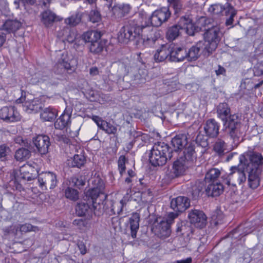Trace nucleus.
<instances>
[{"label":"nucleus","instance_id":"obj_1","mask_svg":"<svg viewBox=\"0 0 263 263\" xmlns=\"http://www.w3.org/2000/svg\"><path fill=\"white\" fill-rule=\"evenodd\" d=\"M239 164L232 166L228 175H222L223 182L228 186L240 184L246 180L245 172L248 173L249 184L251 188L256 189L259 185V175L263 165V157L255 152H248L239 157Z\"/></svg>","mask_w":263,"mask_h":263},{"label":"nucleus","instance_id":"obj_2","mask_svg":"<svg viewBox=\"0 0 263 263\" xmlns=\"http://www.w3.org/2000/svg\"><path fill=\"white\" fill-rule=\"evenodd\" d=\"M230 111V108L226 103H221L217 107L218 117L225 122L224 125L228 129V132L233 140L234 144L237 145L242 135L240 132V123L238 116L235 114L230 115L227 119Z\"/></svg>","mask_w":263,"mask_h":263},{"label":"nucleus","instance_id":"obj_3","mask_svg":"<svg viewBox=\"0 0 263 263\" xmlns=\"http://www.w3.org/2000/svg\"><path fill=\"white\" fill-rule=\"evenodd\" d=\"M210 20L202 18L200 22L195 26L199 27V32L200 30L205 31L204 33V50L207 52V55H209L216 49L218 44L220 40V32L219 27L217 26H212L206 28L205 24H209Z\"/></svg>","mask_w":263,"mask_h":263},{"label":"nucleus","instance_id":"obj_4","mask_svg":"<svg viewBox=\"0 0 263 263\" xmlns=\"http://www.w3.org/2000/svg\"><path fill=\"white\" fill-rule=\"evenodd\" d=\"M199 27L195 26L191 20L186 17H181L177 24L170 27L166 32V37L170 41L175 40L184 30L189 35H194L199 31Z\"/></svg>","mask_w":263,"mask_h":263},{"label":"nucleus","instance_id":"obj_5","mask_svg":"<svg viewBox=\"0 0 263 263\" xmlns=\"http://www.w3.org/2000/svg\"><path fill=\"white\" fill-rule=\"evenodd\" d=\"M169 147L164 142H158L153 146L150 154L149 160L152 165L154 166L164 165L168 159Z\"/></svg>","mask_w":263,"mask_h":263},{"label":"nucleus","instance_id":"obj_6","mask_svg":"<svg viewBox=\"0 0 263 263\" xmlns=\"http://www.w3.org/2000/svg\"><path fill=\"white\" fill-rule=\"evenodd\" d=\"M141 31L140 37L136 42L137 46L139 49L153 46L159 37V33L149 27L148 24L141 25Z\"/></svg>","mask_w":263,"mask_h":263},{"label":"nucleus","instance_id":"obj_7","mask_svg":"<svg viewBox=\"0 0 263 263\" xmlns=\"http://www.w3.org/2000/svg\"><path fill=\"white\" fill-rule=\"evenodd\" d=\"M141 26L128 23L123 26L118 33V39L120 43H128L136 37H140Z\"/></svg>","mask_w":263,"mask_h":263},{"label":"nucleus","instance_id":"obj_8","mask_svg":"<svg viewBox=\"0 0 263 263\" xmlns=\"http://www.w3.org/2000/svg\"><path fill=\"white\" fill-rule=\"evenodd\" d=\"M209 11L215 15H222L229 16L226 20L227 25H231L233 23V17L236 14V10L229 3L224 5L217 4L212 5L209 8Z\"/></svg>","mask_w":263,"mask_h":263},{"label":"nucleus","instance_id":"obj_9","mask_svg":"<svg viewBox=\"0 0 263 263\" xmlns=\"http://www.w3.org/2000/svg\"><path fill=\"white\" fill-rule=\"evenodd\" d=\"M171 13L168 7H162L154 11L148 17V23L154 27H159L167 21L171 16Z\"/></svg>","mask_w":263,"mask_h":263},{"label":"nucleus","instance_id":"obj_10","mask_svg":"<svg viewBox=\"0 0 263 263\" xmlns=\"http://www.w3.org/2000/svg\"><path fill=\"white\" fill-rule=\"evenodd\" d=\"M0 119L7 123L19 122L22 116L14 106H6L0 109Z\"/></svg>","mask_w":263,"mask_h":263},{"label":"nucleus","instance_id":"obj_11","mask_svg":"<svg viewBox=\"0 0 263 263\" xmlns=\"http://www.w3.org/2000/svg\"><path fill=\"white\" fill-rule=\"evenodd\" d=\"M143 65L142 67L139 68L137 66L130 67V71L129 74L132 78L133 84L136 85H139L145 83L147 77V70Z\"/></svg>","mask_w":263,"mask_h":263},{"label":"nucleus","instance_id":"obj_12","mask_svg":"<svg viewBox=\"0 0 263 263\" xmlns=\"http://www.w3.org/2000/svg\"><path fill=\"white\" fill-rule=\"evenodd\" d=\"M171 142L174 149L168 154L170 159L180 155L181 151L187 144V137L184 134L177 135L172 139Z\"/></svg>","mask_w":263,"mask_h":263},{"label":"nucleus","instance_id":"obj_13","mask_svg":"<svg viewBox=\"0 0 263 263\" xmlns=\"http://www.w3.org/2000/svg\"><path fill=\"white\" fill-rule=\"evenodd\" d=\"M38 182L42 189H47L48 187L52 189L57 184V176L52 172L42 173L39 175Z\"/></svg>","mask_w":263,"mask_h":263},{"label":"nucleus","instance_id":"obj_14","mask_svg":"<svg viewBox=\"0 0 263 263\" xmlns=\"http://www.w3.org/2000/svg\"><path fill=\"white\" fill-rule=\"evenodd\" d=\"M172 49H173V44H165L162 45L158 49L154 55V59L156 62H161L168 59L171 61Z\"/></svg>","mask_w":263,"mask_h":263},{"label":"nucleus","instance_id":"obj_15","mask_svg":"<svg viewBox=\"0 0 263 263\" xmlns=\"http://www.w3.org/2000/svg\"><path fill=\"white\" fill-rule=\"evenodd\" d=\"M33 143L38 152L41 155H45L48 152L50 145V139L46 135H38L33 139Z\"/></svg>","mask_w":263,"mask_h":263},{"label":"nucleus","instance_id":"obj_16","mask_svg":"<svg viewBox=\"0 0 263 263\" xmlns=\"http://www.w3.org/2000/svg\"><path fill=\"white\" fill-rule=\"evenodd\" d=\"M188 217L191 223L196 227L202 228L206 224V217L204 213L200 210H192L189 213Z\"/></svg>","mask_w":263,"mask_h":263},{"label":"nucleus","instance_id":"obj_17","mask_svg":"<svg viewBox=\"0 0 263 263\" xmlns=\"http://www.w3.org/2000/svg\"><path fill=\"white\" fill-rule=\"evenodd\" d=\"M44 106V104L42 100L39 98L25 101L23 104V110L29 114L36 113L42 109Z\"/></svg>","mask_w":263,"mask_h":263},{"label":"nucleus","instance_id":"obj_18","mask_svg":"<svg viewBox=\"0 0 263 263\" xmlns=\"http://www.w3.org/2000/svg\"><path fill=\"white\" fill-rule=\"evenodd\" d=\"M190 206L189 199L184 196H178L172 199L171 207L176 212H183Z\"/></svg>","mask_w":263,"mask_h":263},{"label":"nucleus","instance_id":"obj_19","mask_svg":"<svg viewBox=\"0 0 263 263\" xmlns=\"http://www.w3.org/2000/svg\"><path fill=\"white\" fill-rule=\"evenodd\" d=\"M153 229L158 236L163 239L169 237L171 233L170 226L164 219L157 220Z\"/></svg>","mask_w":263,"mask_h":263},{"label":"nucleus","instance_id":"obj_20","mask_svg":"<svg viewBox=\"0 0 263 263\" xmlns=\"http://www.w3.org/2000/svg\"><path fill=\"white\" fill-rule=\"evenodd\" d=\"M102 192L101 190V187L98 188L94 187L93 189L89 190L86 193V197L88 198H90L91 202L92 204V207L93 209V212L95 215H99L101 213V211H100L101 209V205L100 204H97L96 202V200L100 194L102 193Z\"/></svg>","mask_w":263,"mask_h":263},{"label":"nucleus","instance_id":"obj_21","mask_svg":"<svg viewBox=\"0 0 263 263\" xmlns=\"http://www.w3.org/2000/svg\"><path fill=\"white\" fill-rule=\"evenodd\" d=\"M219 124L214 119L208 120L204 125V130L206 137L216 138L219 134Z\"/></svg>","mask_w":263,"mask_h":263},{"label":"nucleus","instance_id":"obj_22","mask_svg":"<svg viewBox=\"0 0 263 263\" xmlns=\"http://www.w3.org/2000/svg\"><path fill=\"white\" fill-rule=\"evenodd\" d=\"M202 50L205 54L207 52L204 50V44L203 42L200 41L195 45L191 47L188 51H187L186 60L187 61H195L198 59L200 55V51Z\"/></svg>","mask_w":263,"mask_h":263},{"label":"nucleus","instance_id":"obj_23","mask_svg":"<svg viewBox=\"0 0 263 263\" xmlns=\"http://www.w3.org/2000/svg\"><path fill=\"white\" fill-rule=\"evenodd\" d=\"M140 215L138 213H134L129 218L127 228L130 230V235L133 238L137 236V233L139 228Z\"/></svg>","mask_w":263,"mask_h":263},{"label":"nucleus","instance_id":"obj_24","mask_svg":"<svg viewBox=\"0 0 263 263\" xmlns=\"http://www.w3.org/2000/svg\"><path fill=\"white\" fill-rule=\"evenodd\" d=\"M176 158H178V156ZM190 165V164L187 163L182 156H180L179 158H177L174 162L173 166V173L176 177L180 176L184 173L185 170Z\"/></svg>","mask_w":263,"mask_h":263},{"label":"nucleus","instance_id":"obj_25","mask_svg":"<svg viewBox=\"0 0 263 263\" xmlns=\"http://www.w3.org/2000/svg\"><path fill=\"white\" fill-rule=\"evenodd\" d=\"M205 187V192L208 196L216 197L219 196L223 191V185L220 182H209Z\"/></svg>","mask_w":263,"mask_h":263},{"label":"nucleus","instance_id":"obj_26","mask_svg":"<svg viewBox=\"0 0 263 263\" xmlns=\"http://www.w3.org/2000/svg\"><path fill=\"white\" fill-rule=\"evenodd\" d=\"M55 68V70L58 73H62L65 70H73V67L70 65L69 59L66 55L62 54L61 59H59Z\"/></svg>","mask_w":263,"mask_h":263},{"label":"nucleus","instance_id":"obj_27","mask_svg":"<svg viewBox=\"0 0 263 263\" xmlns=\"http://www.w3.org/2000/svg\"><path fill=\"white\" fill-rule=\"evenodd\" d=\"M171 61L180 62L186 60L187 50L183 47H177L173 44Z\"/></svg>","mask_w":263,"mask_h":263},{"label":"nucleus","instance_id":"obj_28","mask_svg":"<svg viewBox=\"0 0 263 263\" xmlns=\"http://www.w3.org/2000/svg\"><path fill=\"white\" fill-rule=\"evenodd\" d=\"M21 26V23L16 20H8L5 21L0 29L9 33H14L18 30Z\"/></svg>","mask_w":263,"mask_h":263},{"label":"nucleus","instance_id":"obj_29","mask_svg":"<svg viewBox=\"0 0 263 263\" xmlns=\"http://www.w3.org/2000/svg\"><path fill=\"white\" fill-rule=\"evenodd\" d=\"M130 7L128 4H120L115 5L112 8L114 16L117 18H121L130 11Z\"/></svg>","mask_w":263,"mask_h":263},{"label":"nucleus","instance_id":"obj_30","mask_svg":"<svg viewBox=\"0 0 263 263\" xmlns=\"http://www.w3.org/2000/svg\"><path fill=\"white\" fill-rule=\"evenodd\" d=\"M101 36V32L96 30H92L84 33L81 36V37L85 43H90L91 44L97 40H100Z\"/></svg>","mask_w":263,"mask_h":263},{"label":"nucleus","instance_id":"obj_31","mask_svg":"<svg viewBox=\"0 0 263 263\" xmlns=\"http://www.w3.org/2000/svg\"><path fill=\"white\" fill-rule=\"evenodd\" d=\"M35 170L29 164H25L20 168V173L21 178L27 181H31L34 179L35 174L34 172Z\"/></svg>","mask_w":263,"mask_h":263},{"label":"nucleus","instance_id":"obj_32","mask_svg":"<svg viewBox=\"0 0 263 263\" xmlns=\"http://www.w3.org/2000/svg\"><path fill=\"white\" fill-rule=\"evenodd\" d=\"M70 115L66 112H64L57 120L54 123L55 128L57 129H62L67 127L70 124Z\"/></svg>","mask_w":263,"mask_h":263},{"label":"nucleus","instance_id":"obj_33","mask_svg":"<svg viewBox=\"0 0 263 263\" xmlns=\"http://www.w3.org/2000/svg\"><path fill=\"white\" fill-rule=\"evenodd\" d=\"M180 156H182L187 163L192 164L196 158L194 146L190 144L184 149L182 155Z\"/></svg>","mask_w":263,"mask_h":263},{"label":"nucleus","instance_id":"obj_34","mask_svg":"<svg viewBox=\"0 0 263 263\" xmlns=\"http://www.w3.org/2000/svg\"><path fill=\"white\" fill-rule=\"evenodd\" d=\"M57 116V110L51 107L45 108L40 114L41 118L44 121H52Z\"/></svg>","mask_w":263,"mask_h":263},{"label":"nucleus","instance_id":"obj_35","mask_svg":"<svg viewBox=\"0 0 263 263\" xmlns=\"http://www.w3.org/2000/svg\"><path fill=\"white\" fill-rule=\"evenodd\" d=\"M93 210L92 204L91 206L87 203L81 202L78 203L76 207V211L77 214L80 216L86 215L91 212Z\"/></svg>","mask_w":263,"mask_h":263},{"label":"nucleus","instance_id":"obj_36","mask_svg":"<svg viewBox=\"0 0 263 263\" xmlns=\"http://www.w3.org/2000/svg\"><path fill=\"white\" fill-rule=\"evenodd\" d=\"M86 161L84 155H75L72 158L68 160L67 164L69 166L74 167H81L82 166Z\"/></svg>","mask_w":263,"mask_h":263},{"label":"nucleus","instance_id":"obj_37","mask_svg":"<svg viewBox=\"0 0 263 263\" xmlns=\"http://www.w3.org/2000/svg\"><path fill=\"white\" fill-rule=\"evenodd\" d=\"M204 188V184L203 182H196L193 184L191 187V194L193 198L196 200L200 197L203 193Z\"/></svg>","mask_w":263,"mask_h":263},{"label":"nucleus","instance_id":"obj_38","mask_svg":"<svg viewBox=\"0 0 263 263\" xmlns=\"http://www.w3.org/2000/svg\"><path fill=\"white\" fill-rule=\"evenodd\" d=\"M221 173L220 170L217 168L210 169L205 174V181L208 182H217V179L220 176Z\"/></svg>","mask_w":263,"mask_h":263},{"label":"nucleus","instance_id":"obj_39","mask_svg":"<svg viewBox=\"0 0 263 263\" xmlns=\"http://www.w3.org/2000/svg\"><path fill=\"white\" fill-rule=\"evenodd\" d=\"M227 145L226 142L221 139H217L213 145L214 151L218 155L221 156L227 152Z\"/></svg>","mask_w":263,"mask_h":263},{"label":"nucleus","instance_id":"obj_40","mask_svg":"<svg viewBox=\"0 0 263 263\" xmlns=\"http://www.w3.org/2000/svg\"><path fill=\"white\" fill-rule=\"evenodd\" d=\"M14 229L15 231V235L17 234V232L19 231L22 233H27L29 232H36L39 231L38 227L36 226H33L30 223H25L23 224H18L14 226Z\"/></svg>","mask_w":263,"mask_h":263},{"label":"nucleus","instance_id":"obj_41","mask_svg":"<svg viewBox=\"0 0 263 263\" xmlns=\"http://www.w3.org/2000/svg\"><path fill=\"white\" fill-rule=\"evenodd\" d=\"M83 14L79 11L76 12L70 17L65 20V23L71 26H74L79 24L82 20Z\"/></svg>","mask_w":263,"mask_h":263},{"label":"nucleus","instance_id":"obj_42","mask_svg":"<svg viewBox=\"0 0 263 263\" xmlns=\"http://www.w3.org/2000/svg\"><path fill=\"white\" fill-rule=\"evenodd\" d=\"M126 204V200L124 198L120 201H111V213L112 214H120L122 211L124 206Z\"/></svg>","mask_w":263,"mask_h":263},{"label":"nucleus","instance_id":"obj_43","mask_svg":"<svg viewBox=\"0 0 263 263\" xmlns=\"http://www.w3.org/2000/svg\"><path fill=\"white\" fill-rule=\"evenodd\" d=\"M55 14L47 10L42 13V21L46 26H49L55 20Z\"/></svg>","mask_w":263,"mask_h":263},{"label":"nucleus","instance_id":"obj_44","mask_svg":"<svg viewBox=\"0 0 263 263\" xmlns=\"http://www.w3.org/2000/svg\"><path fill=\"white\" fill-rule=\"evenodd\" d=\"M30 156V152L28 149L22 147L15 152L14 157L17 161H23L29 159Z\"/></svg>","mask_w":263,"mask_h":263},{"label":"nucleus","instance_id":"obj_45","mask_svg":"<svg viewBox=\"0 0 263 263\" xmlns=\"http://www.w3.org/2000/svg\"><path fill=\"white\" fill-rule=\"evenodd\" d=\"M73 224L77 227V228L82 232L89 229L90 223L88 220L83 219H75L73 221Z\"/></svg>","mask_w":263,"mask_h":263},{"label":"nucleus","instance_id":"obj_46","mask_svg":"<svg viewBox=\"0 0 263 263\" xmlns=\"http://www.w3.org/2000/svg\"><path fill=\"white\" fill-rule=\"evenodd\" d=\"M64 194L66 198L72 201H76L79 199V192L71 186H68L65 190Z\"/></svg>","mask_w":263,"mask_h":263},{"label":"nucleus","instance_id":"obj_47","mask_svg":"<svg viewBox=\"0 0 263 263\" xmlns=\"http://www.w3.org/2000/svg\"><path fill=\"white\" fill-rule=\"evenodd\" d=\"M100 128L109 135H114L117 131V128L116 126L105 120H104L103 123L101 124V127Z\"/></svg>","mask_w":263,"mask_h":263},{"label":"nucleus","instance_id":"obj_48","mask_svg":"<svg viewBox=\"0 0 263 263\" xmlns=\"http://www.w3.org/2000/svg\"><path fill=\"white\" fill-rule=\"evenodd\" d=\"M104 47V43L100 40H97L94 43L90 44L89 50L91 52L97 54L100 53L103 50Z\"/></svg>","mask_w":263,"mask_h":263},{"label":"nucleus","instance_id":"obj_49","mask_svg":"<svg viewBox=\"0 0 263 263\" xmlns=\"http://www.w3.org/2000/svg\"><path fill=\"white\" fill-rule=\"evenodd\" d=\"M170 7L172 8L175 14L178 13L182 8V4L181 0H167Z\"/></svg>","mask_w":263,"mask_h":263},{"label":"nucleus","instance_id":"obj_50","mask_svg":"<svg viewBox=\"0 0 263 263\" xmlns=\"http://www.w3.org/2000/svg\"><path fill=\"white\" fill-rule=\"evenodd\" d=\"M10 11L7 0H0V15L7 16L10 15Z\"/></svg>","mask_w":263,"mask_h":263},{"label":"nucleus","instance_id":"obj_51","mask_svg":"<svg viewBox=\"0 0 263 263\" xmlns=\"http://www.w3.org/2000/svg\"><path fill=\"white\" fill-rule=\"evenodd\" d=\"M69 186H76L80 187L83 186L85 184V181L83 180L82 177H78L76 176L71 177L69 180Z\"/></svg>","mask_w":263,"mask_h":263},{"label":"nucleus","instance_id":"obj_52","mask_svg":"<svg viewBox=\"0 0 263 263\" xmlns=\"http://www.w3.org/2000/svg\"><path fill=\"white\" fill-rule=\"evenodd\" d=\"M65 31H68V34L66 35V39L68 42L73 43L79 37V35L75 29H69L67 28Z\"/></svg>","mask_w":263,"mask_h":263},{"label":"nucleus","instance_id":"obj_53","mask_svg":"<svg viewBox=\"0 0 263 263\" xmlns=\"http://www.w3.org/2000/svg\"><path fill=\"white\" fill-rule=\"evenodd\" d=\"M127 162V159L123 155L120 156L118 161V169L121 175L125 172L126 167L125 164Z\"/></svg>","mask_w":263,"mask_h":263},{"label":"nucleus","instance_id":"obj_54","mask_svg":"<svg viewBox=\"0 0 263 263\" xmlns=\"http://www.w3.org/2000/svg\"><path fill=\"white\" fill-rule=\"evenodd\" d=\"M89 19L93 23L99 22L101 19V14L97 9L92 10L89 12Z\"/></svg>","mask_w":263,"mask_h":263},{"label":"nucleus","instance_id":"obj_55","mask_svg":"<svg viewBox=\"0 0 263 263\" xmlns=\"http://www.w3.org/2000/svg\"><path fill=\"white\" fill-rule=\"evenodd\" d=\"M196 143L203 148H206L209 146L208 139L202 135H198L197 136Z\"/></svg>","mask_w":263,"mask_h":263},{"label":"nucleus","instance_id":"obj_56","mask_svg":"<svg viewBox=\"0 0 263 263\" xmlns=\"http://www.w3.org/2000/svg\"><path fill=\"white\" fill-rule=\"evenodd\" d=\"M10 151V148L8 146L5 144L0 145V159L2 160H5L6 156Z\"/></svg>","mask_w":263,"mask_h":263},{"label":"nucleus","instance_id":"obj_57","mask_svg":"<svg viewBox=\"0 0 263 263\" xmlns=\"http://www.w3.org/2000/svg\"><path fill=\"white\" fill-rule=\"evenodd\" d=\"M178 214L177 213L171 212L168 213L166 219H163L171 227V224L174 222V220L178 216Z\"/></svg>","mask_w":263,"mask_h":263},{"label":"nucleus","instance_id":"obj_58","mask_svg":"<svg viewBox=\"0 0 263 263\" xmlns=\"http://www.w3.org/2000/svg\"><path fill=\"white\" fill-rule=\"evenodd\" d=\"M254 72L255 75L259 76L263 74V65L260 64L258 66H256L254 68Z\"/></svg>","mask_w":263,"mask_h":263},{"label":"nucleus","instance_id":"obj_59","mask_svg":"<svg viewBox=\"0 0 263 263\" xmlns=\"http://www.w3.org/2000/svg\"><path fill=\"white\" fill-rule=\"evenodd\" d=\"M58 140L66 144H70V139L66 135H61L58 136Z\"/></svg>","mask_w":263,"mask_h":263},{"label":"nucleus","instance_id":"obj_60","mask_svg":"<svg viewBox=\"0 0 263 263\" xmlns=\"http://www.w3.org/2000/svg\"><path fill=\"white\" fill-rule=\"evenodd\" d=\"M3 232L4 234V235L7 236L10 234L11 232L12 233H14V235H15V229H14V227L13 228L12 227H8L4 228L3 229Z\"/></svg>","mask_w":263,"mask_h":263},{"label":"nucleus","instance_id":"obj_61","mask_svg":"<svg viewBox=\"0 0 263 263\" xmlns=\"http://www.w3.org/2000/svg\"><path fill=\"white\" fill-rule=\"evenodd\" d=\"M111 222L112 227L115 229L120 225V219L118 216L112 217L111 218Z\"/></svg>","mask_w":263,"mask_h":263},{"label":"nucleus","instance_id":"obj_62","mask_svg":"<svg viewBox=\"0 0 263 263\" xmlns=\"http://www.w3.org/2000/svg\"><path fill=\"white\" fill-rule=\"evenodd\" d=\"M52 0H40L39 5L43 8H47L49 7V5Z\"/></svg>","mask_w":263,"mask_h":263},{"label":"nucleus","instance_id":"obj_63","mask_svg":"<svg viewBox=\"0 0 263 263\" xmlns=\"http://www.w3.org/2000/svg\"><path fill=\"white\" fill-rule=\"evenodd\" d=\"M215 73L217 76L219 75H225L226 73V70L222 66L219 65L218 68L215 70Z\"/></svg>","mask_w":263,"mask_h":263},{"label":"nucleus","instance_id":"obj_64","mask_svg":"<svg viewBox=\"0 0 263 263\" xmlns=\"http://www.w3.org/2000/svg\"><path fill=\"white\" fill-rule=\"evenodd\" d=\"M78 247L82 255H84L86 253V246L83 242H80L78 243Z\"/></svg>","mask_w":263,"mask_h":263}]
</instances>
